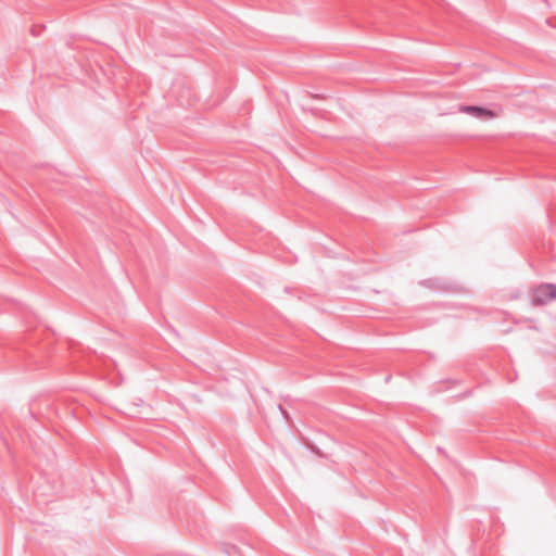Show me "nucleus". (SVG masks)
Wrapping results in <instances>:
<instances>
[{
	"mask_svg": "<svg viewBox=\"0 0 556 556\" xmlns=\"http://www.w3.org/2000/svg\"><path fill=\"white\" fill-rule=\"evenodd\" d=\"M556 298V285H541L533 289L532 303L534 305H545Z\"/></svg>",
	"mask_w": 556,
	"mask_h": 556,
	"instance_id": "f257e3e1",
	"label": "nucleus"
},
{
	"mask_svg": "<svg viewBox=\"0 0 556 556\" xmlns=\"http://www.w3.org/2000/svg\"><path fill=\"white\" fill-rule=\"evenodd\" d=\"M459 112L469 114L481 121H490L500 116L501 109L491 110L477 105H460Z\"/></svg>",
	"mask_w": 556,
	"mask_h": 556,
	"instance_id": "f03ea898",
	"label": "nucleus"
}]
</instances>
